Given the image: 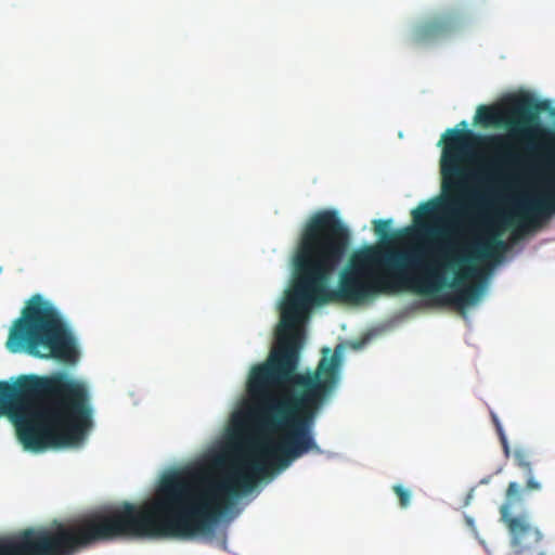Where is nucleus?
Segmentation results:
<instances>
[{
  "label": "nucleus",
  "instance_id": "f257e3e1",
  "mask_svg": "<svg viewBox=\"0 0 555 555\" xmlns=\"http://www.w3.org/2000/svg\"><path fill=\"white\" fill-rule=\"evenodd\" d=\"M437 221L440 217L426 221L438 229L434 233L416 224V234L426 240L411 248L367 246L354 251L339 275L338 287L332 289L330 282L348 251L350 231L335 210H321L309 218L294 255L293 283L281 304L278 347L264 362L251 367L246 383L249 405L242 415L261 433L283 435L278 442L259 444L256 456L234 462L222 479L196 481L199 489L227 482L229 488L215 500H234L251 492L271 468H285L319 450L313 427L339 384L341 352L323 348L317 367L298 373L305 340L301 324L313 306L361 302L403 289L435 294L447 285L454 291L443 295L442 302L463 308L478 301L482 287L466 282L479 276L477 262L499 260L507 250L506 242L498 233L468 243L440 240L447 233L464 234L452 230L447 220L442 225L430 223Z\"/></svg>",
  "mask_w": 555,
  "mask_h": 555
},
{
  "label": "nucleus",
  "instance_id": "f03ea898",
  "mask_svg": "<svg viewBox=\"0 0 555 555\" xmlns=\"http://www.w3.org/2000/svg\"><path fill=\"white\" fill-rule=\"evenodd\" d=\"M550 111L551 101H537L528 93L511 96L504 104L480 105L477 108L475 124L485 127L495 126L507 130V134H479L470 129H448L443 134L444 146L440 159L443 197L421 204L412 210L415 224L426 232L438 229L426 224L427 220L440 216L452 225V230L470 233L477 223L476 212L483 203L478 191H468L466 182L476 179L467 167L479 147L496 153L505 163L516 160L514 143H526L527 151L534 156L528 173L534 185L546 190L532 189L522 194L509 212L501 215L488 229L486 238L494 233L501 238L502 230L515 227L518 232L540 225L555 214V142L540 126V114ZM485 240V237H482Z\"/></svg>",
  "mask_w": 555,
  "mask_h": 555
},
{
  "label": "nucleus",
  "instance_id": "7ed1b4c3",
  "mask_svg": "<svg viewBox=\"0 0 555 555\" xmlns=\"http://www.w3.org/2000/svg\"><path fill=\"white\" fill-rule=\"evenodd\" d=\"M13 423L24 449L42 451L83 440L93 424L89 385L65 372L0 380V417Z\"/></svg>",
  "mask_w": 555,
  "mask_h": 555
},
{
  "label": "nucleus",
  "instance_id": "20e7f679",
  "mask_svg": "<svg viewBox=\"0 0 555 555\" xmlns=\"http://www.w3.org/2000/svg\"><path fill=\"white\" fill-rule=\"evenodd\" d=\"M125 538H152V500L122 502L50 528L0 537V555H74L93 544Z\"/></svg>",
  "mask_w": 555,
  "mask_h": 555
},
{
  "label": "nucleus",
  "instance_id": "39448f33",
  "mask_svg": "<svg viewBox=\"0 0 555 555\" xmlns=\"http://www.w3.org/2000/svg\"><path fill=\"white\" fill-rule=\"evenodd\" d=\"M7 348L13 353L25 350L37 358L66 363H75L79 356L75 337L59 311L39 294L31 296L14 322Z\"/></svg>",
  "mask_w": 555,
  "mask_h": 555
},
{
  "label": "nucleus",
  "instance_id": "423d86ee",
  "mask_svg": "<svg viewBox=\"0 0 555 555\" xmlns=\"http://www.w3.org/2000/svg\"><path fill=\"white\" fill-rule=\"evenodd\" d=\"M524 501L522 487L512 481L505 491V502L500 507V519L511 535V545L518 555H546L547 542L527 515H514L512 507Z\"/></svg>",
  "mask_w": 555,
  "mask_h": 555
},
{
  "label": "nucleus",
  "instance_id": "0eeeda50",
  "mask_svg": "<svg viewBox=\"0 0 555 555\" xmlns=\"http://www.w3.org/2000/svg\"><path fill=\"white\" fill-rule=\"evenodd\" d=\"M457 24V20L452 15L436 16L415 28L413 40L416 43L435 41L453 33Z\"/></svg>",
  "mask_w": 555,
  "mask_h": 555
},
{
  "label": "nucleus",
  "instance_id": "6e6552de",
  "mask_svg": "<svg viewBox=\"0 0 555 555\" xmlns=\"http://www.w3.org/2000/svg\"><path fill=\"white\" fill-rule=\"evenodd\" d=\"M514 460L516 465L521 468L527 476L526 487L522 488L525 491H539L542 486L539 481H537L533 477L532 465L530 462L529 453L525 449H516L514 451Z\"/></svg>",
  "mask_w": 555,
  "mask_h": 555
},
{
  "label": "nucleus",
  "instance_id": "1a4fd4ad",
  "mask_svg": "<svg viewBox=\"0 0 555 555\" xmlns=\"http://www.w3.org/2000/svg\"><path fill=\"white\" fill-rule=\"evenodd\" d=\"M393 492L399 499V504L402 508H406L411 502V492L410 490L403 488L401 485H395L392 487Z\"/></svg>",
  "mask_w": 555,
  "mask_h": 555
},
{
  "label": "nucleus",
  "instance_id": "9d476101",
  "mask_svg": "<svg viewBox=\"0 0 555 555\" xmlns=\"http://www.w3.org/2000/svg\"><path fill=\"white\" fill-rule=\"evenodd\" d=\"M374 233L382 240H386L389 234L391 220H374Z\"/></svg>",
  "mask_w": 555,
  "mask_h": 555
},
{
  "label": "nucleus",
  "instance_id": "9b49d317",
  "mask_svg": "<svg viewBox=\"0 0 555 555\" xmlns=\"http://www.w3.org/2000/svg\"><path fill=\"white\" fill-rule=\"evenodd\" d=\"M499 438H500V442L502 444V448H503V451H504V454L506 457L509 456V453H511V448H509V443L507 441V438H506V435L505 433H501L499 435Z\"/></svg>",
  "mask_w": 555,
  "mask_h": 555
},
{
  "label": "nucleus",
  "instance_id": "f8f14e48",
  "mask_svg": "<svg viewBox=\"0 0 555 555\" xmlns=\"http://www.w3.org/2000/svg\"><path fill=\"white\" fill-rule=\"evenodd\" d=\"M491 418H492V422H493V424L495 426L498 435H500L501 433H504L503 427H502V425H501V423L499 421V417L494 413H491Z\"/></svg>",
  "mask_w": 555,
  "mask_h": 555
},
{
  "label": "nucleus",
  "instance_id": "ddd939ff",
  "mask_svg": "<svg viewBox=\"0 0 555 555\" xmlns=\"http://www.w3.org/2000/svg\"><path fill=\"white\" fill-rule=\"evenodd\" d=\"M460 125L463 127H466L467 124H466V121H462Z\"/></svg>",
  "mask_w": 555,
  "mask_h": 555
}]
</instances>
